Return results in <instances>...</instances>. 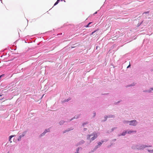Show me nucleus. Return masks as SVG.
Segmentation results:
<instances>
[{
	"mask_svg": "<svg viewBox=\"0 0 153 153\" xmlns=\"http://www.w3.org/2000/svg\"><path fill=\"white\" fill-rule=\"evenodd\" d=\"M92 137L90 139V141H92L96 138L97 137V134H92L91 135H88L87 136V139H89L91 137Z\"/></svg>",
	"mask_w": 153,
	"mask_h": 153,
	"instance_id": "obj_1",
	"label": "nucleus"
},
{
	"mask_svg": "<svg viewBox=\"0 0 153 153\" xmlns=\"http://www.w3.org/2000/svg\"><path fill=\"white\" fill-rule=\"evenodd\" d=\"M129 123L130 126H135L137 124V122L136 120H133L131 121H126L125 123Z\"/></svg>",
	"mask_w": 153,
	"mask_h": 153,
	"instance_id": "obj_2",
	"label": "nucleus"
},
{
	"mask_svg": "<svg viewBox=\"0 0 153 153\" xmlns=\"http://www.w3.org/2000/svg\"><path fill=\"white\" fill-rule=\"evenodd\" d=\"M26 134V132H24L21 135H20L19 137H18V141H19L21 140V138L22 137H23Z\"/></svg>",
	"mask_w": 153,
	"mask_h": 153,
	"instance_id": "obj_3",
	"label": "nucleus"
},
{
	"mask_svg": "<svg viewBox=\"0 0 153 153\" xmlns=\"http://www.w3.org/2000/svg\"><path fill=\"white\" fill-rule=\"evenodd\" d=\"M49 129H48V130H45V131L40 135L41 136H44L47 132H49Z\"/></svg>",
	"mask_w": 153,
	"mask_h": 153,
	"instance_id": "obj_4",
	"label": "nucleus"
},
{
	"mask_svg": "<svg viewBox=\"0 0 153 153\" xmlns=\"http://www.w3.org/2000/svg\"><path fill=\"white\" fill-rule=\"evenodd\" d=\"M127 133L129 134H131V133H136V131H127Z\"/></svg>",
	"mask_w": 153,
	"mask_h": 153,
	"instance_id": "obj_5",
	"label": "nucleus"
},
{
	"mask_svg": "<svg viewBox=\"0 0 153 153\" xmlns=\"http://www.w3.org/2000/svg\"><path fill=\"white\" fill-rule=\"evenodd\" d=\"M102 143H101V142H99L98 143V145L97 146L96 149H97L98 148L99 146H100L102 145Z\"/></svg>",
	"mask_w": 153,
	"mask_h": 153,
	"instance_id": "obj_6",
	"label": "nucleus"
},
{
	"mask_svg": "<svg viewBox=\"0 0 153 153\" xmlns=\"http://www.w3.org/2000/svg\"><path fill=\"white\" fill-rule=\"evenodd\" d=\"M127 133V131L123 132L121 134V135L124 136Z\"/></svg>",
	"mask_w": 153,
	"mask_h": 153,
	"instance_id": "obj_7",
	"label": "nucleus"
},
{
	"mask_svg": "<svg viewBox=\"0 0 153 153\" xmlns=\"http://www.w3.org/2000/svg\"><path fill=\"white\" fill-rule=\"evenodd\" d=\"M92 22H90L88 23V24L86 26H85L86 27H89V25L92 23Z\"/></svg>",
	"mask_w": 153,
	"mask_h": 153,
	"instance_id": "obj_8",
	"label": "nucleus"
},
{
	"mask_svg": "<svg viewBox=\"0 0 153 153\" xmlns=\"http://www.w3.org/2000/svg\"><path fill=\"white\" fill-rule=\"evenodd\" d=\"M146 147H147V146H144V145H143L142 146H141L140 148H139V149H143V148H145Z\"/></svg>",
	"mask_w": 153,
	"mask_h": 153,
	"instance_id": "obj_9",
	"label": "nucleus"
},
{
	"mask_svg": "<svg viewBox=\"0 0 153 153\" xmlns=\"http://www.w3.org/2000/svg\"><path fill=\"white\" fill-rule=\"evenodd\" d=\"M14 137V136L13 135H11V136H10L9 137V141H10L11 139L13 137Z\"/></svg>",
	"mask_w": 153,
	"mask_h": 153,
	"instance_id": "obj_10",
	"label": "nucleus"
},
{
	"mask_svg": "<svg viewBox=\"0 0 153 153\" xmlns=\"http://www.w3.org/2000/svg\"><path fill=\"white\" fill-rule=\"evenodd\" d=\"M60 0H57L56 2L55 3L54 5H55L57 4L59 2Z\"/></svg>",
	"mask_w": 153,
	"mask_h": 153,
	"instance_id": "obj_11",
	"label": "nucleus"
},
{
	"mask_svg": "<svg viewBox=\"0 0 153 153\" xmlns=\"http://www.w3.org/2000/svg\"><path fill=\"white\" fill-rule=\"evenodd\" d=\"M64 123V121H61L59 122V123L60 125Z\"/></svg>",
	"mask_w": 153,
	"mask_h": 153,
	"instance_id": "obj_12",
	"label": "nucleus"
},
{
	"mask_svg": "<svg viewBox=\"0 0 153 153\" xmlns=\"http://www.w3.org/2000/svg\"><path fill=\"white\" fill-rule=\"evenodd\" d=\"M150 89L151 90H149L148 91V92H150L151 91V90H153V87L151 88Z\"/></svg>",
	"mask_w": 153,
	"mask_h": 153,
	"instance_id": "obj_13",
	"label": "nucleus"
},
{
	"mask_svg": "<svg viewBox=\"0 0 153 153\" xmlns=\"http://www.w3.org/2000/svg\"><path fill=\"white\" fill-rule=\"evenodd\" d=\"M148 151L150 152H153V150H148Z\"/></svg>",
	"mask_w": 153,
	"mask_h": 153,
	"instance_id": "obj_14",
	"label": "nucleus"
},
{
	"mask_svg": "<svg viewBox=\"0 0 153 153\" xmlns=\"http://www.w3.org/2000/svg\"><path fill=\"white\" fill-rule=\"evenodd\" d=\"M131 66V65H130V62H129V65L127 66V68H129V67H130Z\"/></svg>",
	"mask_w": 153,
	"mask_h": 153,
	"instance_id": "obj_15",
	"label": "nucleus"
},
{
	"mask_svg": "<svg viewBox=\"0 0 153 153\" xmlns=\"http://www.w3.org/2000/svg\"><path fill=\"white\" fill-rule=\"evenodd\" d=\"M96 31V30H95V31H93V32H92V33H91V35H93V34Z\"/></svg>",
	"mask_w": 153,
	"mask_h": 153,
	"instance_id": "obj_16",
	"label": "nucleus"
},
{
	"mask_svg": "<svg viewBox=\"0 0 153 153\" xmlns=\"http://www.w3.org/2000/svg\"><path fill=\"white\" fill-rule=\"evenodd\" d=\"M4 76V74H2V75H1V76H0V78H1V77Z\"/></svg>",
	"mask_w": 153,
	"mask_h": 153,
	"instance_id": "obj_17",
	"label": "nucleus"
},
{
	"mask_svg": "<svg viewBox=\"0 0 153 153\" xmlns=\"http://www.w3.org/2000/svg\"><path fill=\"white\" fill-rule=\"evenodd\" d=\"M149 13V11H147V12H145V13Z\"/></svg>",
	"mask_w": 153,
	"mask_h": 153,
	"instance_id": "obj_18",
	"label": "nucleus"
},
{
	"mask_svg": "<svg viewBox=\"0 0 153 153\" xmlns=\"http://www.w3.org/2000/svg\"><path fill=\"white\" fill-rule=\"evenodd\" d=\"M79 151V149H77V153H78V151Z\"/></svg>",
	"mask_w": 153,
	"mask_h": 153,
	"instance_id": "obj_19",
	"label": "nucleus"
},
{
	"mask_svg": "<svg viewBox=\"0 0 153 153\" xmlns=\"http://www.w3.org/2000/svg\"><path fill=\"white\" fill-rule=\"evenodd\" d=\"M101 143H103V140L101 141Z\"/></svg>",
	"mask_w": 153,
	"mask_h": 153,
	"instance_id": "obj_20",
	"label": "nucleus"
},
{
	"mask_svg": "<svg viewBox=\"0 0 153 153\" xmlns=\"http://www.w3.org/2000/svg\"><path fill=\"white\" fill-rule=\"evenodd\" d=\"M97 12H96L95 13H94V14H97Z\"/></svg>",
	"mask_w": 153,
	"mask_h": 153,
	"instance_id": "obj_21",
	"label": "nucleus"
},
{
	"mask_svg": "<svg viewBox=\"0 0 153 153\" xmlns=\"http://www.w3.org/2000/svg\"><path fill=\"white\" fill-rule=\"evenodd\" d=\"M95 114H96L95 113H94V116L95 115Z\"/></svg>",
	"mask_w": 153,
	"mask_h": 153,
	"instance_id": "obj_22",
	"label": "nucleus"
},
{
	"mask_svg": "<svg viewBox=\"0 0 153 153\" xmlns=\"http://www.w3.org/2000/svg\"><path fill=\"white\" fill-rule=\"evenodd\" d=\"M74 47H72V48H74Z\"/></svg>",
	"mask_w": 153,
	"mask_h": 153,
	"instance_id": "obj_23",
	"label": "nucleus"
},
{
	"mask_svg": "<svg viewBox=\"0 0 153 153\" xmlns=\"http://www.w3.org/2000/svg\"><path fill=\"white\" fill-rule=\"evenodd\" d=\"M96 48H98V47H97V46L96 47Z\"/></svg>",
	"mask_w": 153,
	"mask_h": 153,
	"instance_id": "obj_24",
	"label": "nucleus"
},
{
	"mask_svg": "<svg viewBox=\"0 0 153 153\" xmlns=\"http://www.w3.org/2000/svg\"><path fill=\"white\" fill-rule=\"evenodd\" d=\"M69 100H67V101H68Z\"/></svg>",
	"mask_w": 153,
	"mask_h": 153,
	"instance_id": "obj_25",
	"label": "nucleus"
},
{
	"mask_svg": "<svg viewBox=\"0 0 153 153\" xmlns=\"http://www.w3.org/2000/svg\"><path fill=\"white\" fill-rule=\"evenodd\" d=\"M60 34H62V33H60Z\"/></svg>",
	"mask_w": 153,
	"mask_h": 153,
	"instance_id": "obj_26",
	"label": "nucleus"
},
{
	"mask_svg": "<svg viewBox=\"0 0 153 153\" xmlns=\"http://www.w3.org/2000/svg\"><path fill=\"white\" fill-rule=\"evenodd\" d=\"M16 48L15 49H14V50H16Z\"/></svg>",
	"mask_w": 153,
	"mask_h": 153,
	"instance_id": "obj_27",
	"label": "nucleus"
},
{
	"mask_svg": "<svg viewBox=\"0 0 153 153\" xmlns=\"http://www.w3.org/2000/svg\"><path fill=\"white\" fill-rule=\"evenodd\" d=\"M9 153V152H8V153Z\"/></svg>",
	"mask_w": 153,
	"mask_h": 153,
	"instance_id": "obj_28",
	"label": "nucleus"
},
{
	"mask_svg": "<svg viewBox=\"0 0 153 153\" xmlns=\"http://www.w3.org/2000/svg\"><path fill=\"white\" fill-rule=\"evenodd\" d=\"M63 0H61V1H62Z\"/></svg>",
	"mask_w": 153,
	"mask_h": 153,
	"instance_id": "obj_29",
	"label": "nucleus"
}]
</instances>
